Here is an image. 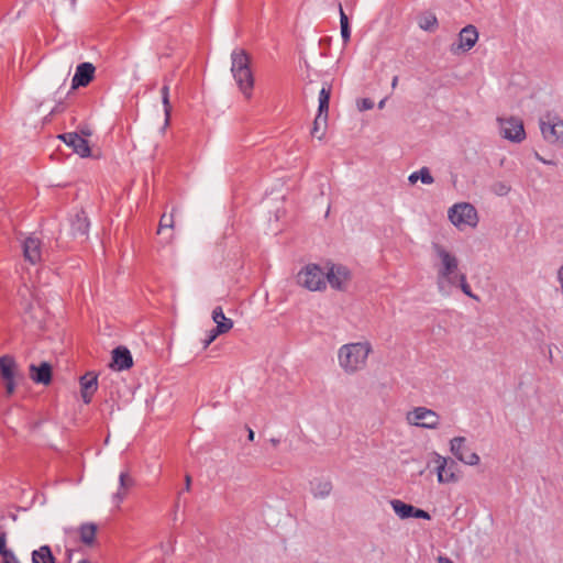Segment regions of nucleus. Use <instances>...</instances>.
<instances>
[{
  "mask_svg": "<svg viewBox=\"0 0 563 563\" xmlns=\"http://www.w3.org/2000/svg\"><path fill=\"white\" fill-rule=\"evenodd\" d=\"M432 250L439 258L437 266V286L440 294L449 296L454 287H457L460 275L457 257L443 245L432 243Z\"/></svg>",
  "mask_w": 563,
  "mask_h": 563,
  "instance_id": "nucleus-1",
  "label": "nucleus"
},
{
  "mask_svg": "<svg viewBox=\"0 0 563 563\" xmlns=\"http://www.w3.org/2000/svg\"><path fill=\"white\" fill-rule=\"evenodd\" d=\"M372 345L367 341L343 344L338 351L340 367L346 374H355L362 371L367 363Z\"/></svg>",
  "mask_w": 563,
  "mask_h": 563,
  "instance_id": "nucleus-2",
  "label": "nucleus"
},
{
  "mask_svg": "<svg viewBox=\"0 0 563 563\" xmlns=\"http://www.w3.org/2000/svg\"><path fill=\"white\" fill-rule=\"evenodd\" d=\"M231 73L240 91L250 98L254 87V77L250 67V57L244 49L231 53Z\"/></svg>",
  "mask_w": 563,
  "mask_h": 563,
  "instance_id": "nucleus-3",
  "label": "nucleus"
},
{
  "mask_svg": "<svg viewBox=\"0 0 563 563\" xmlns=\"http://www.w3.org/2000/svg\"><path fill=\"white\" fill-rule=\"evenodd\" d=\"M297 282L310 291L323 290L325 289V271L317 264H308L299 271Z\"/></svg>",
  "mask_w": 563,
  "mask_h": 563,
  "instance_id": "nucleus-4",
  "label": "nucleus"
},
{
  "mask_svg": "<svg viewBox=\"0 0 563 563\" xmlns=\"http://www.w3.org/2000/svg\"><path fill=\"white\" fill-rule=\"evenodd\" d=\"M448 216L452 224L460 229L464 227L475 228L478 223L477 211L468 202L453 205L449 209Z\"/></svg>",
  "mask_w": 563,
  "mask_h": 563,
  "instance_id": "nucleus-5",
  "label": "nucleus"
},
{
  "mask_svg": "<svg viewBox=\"0 0 563 563\" xmlns=\"http://www.w3.org/2000/svg\"><path fill=\"white\" fill-rule=\"evenodd\" d=\"M406 419L409 424L423 429H437L440 423L438 413L426 407H416L408 411Z\"/></svg>",
  "mask_w": 563,
  "mask_h": 563,
  "instance_id": "nucleus-6",
  "label": "nucleus"
},
{
  "mask_svg": "<svg viewBox=\"0 0 563 563\" xmlns=\"http://www.w3.org/2000/svg\"><path fill=\"white\" fill-rule=\"evenodd\" d=\"M433 463L435 464V472L438 482L441 484L454 483L457 481L455 474L457 464L450 457H444L439 453H433Z\"/></svg>",
  "mask_w": 563,
  "mask_h": 563,
  "instance_id": "nucleus-7",
  "label": "nucleus"
},
{
  "mask_svg": "<svg viewBox=\"0 0 563 563\" xmlns=\"http://www.w3.org/2000/svg\"><path fill=\"white\" fill-rule=\"evenodd\" d=\"M451 453L466 465H477L481 461L477 453L467 446V440L464 437H455L450 441Z\"/></svg>",
  "mask_w": 563,
  "mask_h": 563,
  "instance_id": "nucleus-8",
  "label": "nucleus"
},
{
  "mask_svg": "<svg viewBox=\"0 0 563 563\" xmlns=\"http://www.w3.org/2000/svg\"><path fill=\"white\" fill-rule=\"evenodd\" d=\"M500 135L511 142L519 143L526 137L523 123L518 118L498 119Z\"/></svg>",
  "mask_w": 563,
  "mask_h": 563,
  "instance_id": "nucleus-9",
  "label": "nucleus"
},
{
  "mask_svg": "<svg viewBox=\"0 0 563 563\" xmlns=\"http://www.w3.org/2000/svg\"><path fill=\"white\" fill-rule=\"evenodd\" d=\"M477 40H478L477 29L474 25L468 24L460 31L457 41L451 45L450 52L453 55H459L461 53L468 52L470 49H472L474 47Z\"/></svg>",
  "mask_w": 563,
  "mask_h": 563,
  "instance_id": "nucleus-10",
  "label": "nucleus"
},
{
  "mask_svg": "<svg viewBox=\"0 0 563 563\" xmlns=\"http://www.w3.org/2000/svg\"><path fill=\"white\" fill-rule=\"evenodd\" d=\"M540 130L549 143L563 142V121L558 117L547 115L540 120Z\"/></svg>",
  "mask_w": 563,
  "mask_h": 563,
  "instance_id": "nucleus-11",
  "label": "nucleus"
},
{
  "mask_svg": "<svg viewBox=\"0 0 563 563\" xmlns=\"http://www.w3.org/2000/svg\"><path fill=\"white\" fill-rule=\"evenodd\" d=\"M350 278L351 273L349 268L343 265H332L325 271V284L329 283L331 288L335 290H345Z\"/></svg>",
  "mask_w": 563,
  "mask_h": 563,
  "instance_id": "nucleus-12",
  "label": "nucleus"
},
{
  "mask_svg": "<svg viewBox=\"0 0 563 563\" xmlns=\"http://www.w3.org/2000/svg\"><path fill=\"white\" fill-rule=\"evenodd\" d=\"M22 249L25 261L33 265L42 261V242L38 238L27 236L22 243Z\"/></svg>",
  "mask_w": 563,
  "mask_h": 563,
  "instance_id": "nucleus-13",
  "label": "nucleus"
},
{
  "mask_svg": "<svg viewBox=\"0 0 563 563\" xmlns=\"http://www.w3.org/2000/svg\"><path fill=\"white\" fill-rule=\"evenodd\" d=\"M64 143L70 146L80 157L90 156L88 141L76 132L64 133L59 136Z\"/></svg>",
  "mask_w": 563,
  "mask_h": 563,
  "instance_id": "nucleus-14",
  "label": "nucleus"
},
{
  "mask_svg": "<svg viewBox=\"0 0 563 563\" xmlns=\"http://www.w3.org/2000/svg\"><path fill=\"white\" fill-rule=\"evenodd\" d=\"M95 71L96 68L91 63L85 62L79 64L71 79V89L88 86L93 79Z\"/></svg>",
  "mask_w": 563,
  "mask_h": 563,
  "instance_id": "nucleus-15",
  "label": "nucleus"
},
{
  "mask_svg": "<svg viewBox=\"0 0 563 563\" xmlns=\"http://www.w3.org/2000/svg\"><path fill=\"white\" fill-rule=\"evenodd\" d=\"M113 367L117 371L129 369L133 365L131 352L124 346H118L112 351Z\"/></svg>",
  "mask_w": 563,
  "mask_h": 563,
  "instance_id": "nucleus-16",
  "label": "nucleus"
},
{
  "mask_svg": "<svg viewBox=\"0 0 563 563\" xmlns=\"http://www.w3.org/2000/svg\"><path fill=\"white\" fill-rule=\"evenodd\" d=\"M0 376L3 382L15 379L19 376L18 364L11 355L0 357Z\"/></svg>",
  "mask_w": 563,
  "mask_h": 563,
  "instance_id": "nucleus-17",
  "label": "nucleus"
},
{
  "mask_svg": "<svg viewBox=\"0 0 563 563\" xmlns=\"http://www.w3.org/2000/svg\"><path fill=\"white\" fill-rule=\"evenodd\" d=\"M30 375L36 384L47 385L52 380V367L48 363L44 362L40 366L32 364L30 366Z\"/></svg>",
  "mask_w": 563,
  "mask_h": 563,
  "instance_id": "nucleus-18",
  "label": "nucleus"
},
{
  "mask_svg": "<svg viewBox=\"0 0 563 563\" xmlns=\"http://www.w3.org/2000/svg\"><path fill=\"white\" fill-rule=\"evenodd\" d=\"M134 486V479L128 472H121L119 475V489L112 496V501L119 506L126 496V490Z\"/></svg>",
  "mask_w": 563,
  "mask_h": 563,
  "instance_id": "nucleus-19",
  "label": "nucleus"
},
{
  "mask_svg": "<svg viewBox=\"0 0 563 563\" xmlns=\"http://www.w3.org/2000/svg\"><path fill=\"white\" fill-rule=\"evenodd\" d=\"M89 221L84 211L77 212L71 220V232L75 236H87L89 231Z\"/></svg>",
  "mask_w": 563,
  "mask_h": 563,
  "instance_id": "nucleus-20",
  "label": "nucleus"
},
{
  "mask_svg": "<svg viewBox=\"0 0 563 563\" xmlns=\"http://www.w3.org/2000/svg\"><path fill=\"white\" fill-rule=\"evenodd\" d=\"M212 320L216 323L218 333H227L233 327V321L227 318L221 307H216L212 311Z\"/></svg>",
  "mask_w": 563,
  "mask_h": 563,
  "instance_id": "nucleus-21",
  "label": "nucleus"
},
{
  "mask_svg": "<svg viewBox=\"0 0 563 563\" xmlns=\"http://www.w3.org/2000/svg\"><path fill=\"white\" fill-rule=\"evenodd\" d=\"M332 490L329 479L316 478L310 482V492L316 498H325Z\"/></svg>",
  "mask_w": 563,
  "mask_h": 563,
  "instance_id": "nucleus-22",
  "label": "nucleus"
},
{
  "mask_svg": "<svg viewBox=\"0 0 563 563\" xmlns=\"http://www.w3.org/2000/svg\"><path fill=\"white\" fill-rule=\"evenodd\" d=\"M32 563H56L49 545H42L31 553Z\"/></svg>",
  "mask_w": 563,
  "mask_h": 563,
  "instance_id": "nucleus-23",
  "label": "nucleus"
},
{
  "mask_svg": "<svg viewBox=\"0 0 563 563\" xmlns=\"http://www.w3.org/2000/svg\"><path fill=\"white\" fill-rule=\"evenodd\" d=\"M390 506H391L393 510L395 511V514L400 519H408V518L412 517V511H413L415 506H412L410 504H406L400 499H391Z\"/></svg>",
  "mask_w": 563,
  "mask_h": 563,
  "instance_id": "nucleus-24",
  "label": "nucleus"
},
{
  "mask_svg": "<svg viewBox=\"0 0 563 563\" xmlns=\"http://www.w3.org/2000/svg\"><path fill=\"white\" fill-rule=\"evenodd\" d=\"M330 96H331V86L328 85L327 82H324L322 85L321 90L319 91V97H318V101H319L318 112H320V114H323V113L328 114Z\"/></svg>",
  "mask_w": 563,
  "mask_h": 563,
  "instance_id": "nucleus-25",
  "label": "nucleus"
},
{
  "mask_svg": "<svg viewBox=\"0 0 563 563\" xmlns=\"http://www.w3.org/2000/svg\"><path fill=\"white\" fill-rule=\"evenodd\" d=\"M438 19L432 12H424L418 19V25L423 31L432 32L438 27Z\"/></svg>",
  "mask_w": 563,
  "mask_h": 563,
  "instance_id": "nucleus-26",
  "label": "nucleus"
},
{
  "mask_svg": "<svg viewBox=\"0 0 563 563\" xmlns=\"http://www.w3.org/2000/svg\"><path fill=\"white\" fill-rule=\"evenodd\" d=\"M97 527L93 523H85L79 529L80 540L85 544H92L96 537Z\"/></svg>",
  "mask_w": 563,
  "mask_h": 563,
  "instance_id": "nucleus-27",
  "label": "nucleus"
},
{
  "mask_svg": "<svg viewBox=\"0 0 563 563\" xmlns=\"http://www.w3.org/2000/svg\"><path fill=\"white\" fill-rule=\"evenodd\" d=\"M339 12H340V26H341V36L344 43H347L351 37V29L349 24V18L345 14L342 4L339 3Z\"/></svg>",
  "mask_w": 563,
  "mask_h": 563,
  "instance_id": "nucleus-28",
  "label": "nucleus"
},
{
  "mask_svg": "<svg viewBox=\"0 0 563 563\" xmlns=\"http://www.w3.org/2000/svg\"><path fill=\"white\" fill-rule=\"evenodd\" d=\"M408 179L411 184H415L418 179L426 185H431L434 181L428 167H422L418 172L412 173Z\"/></svg>",
  "mask_w": 563,
  "mask_h": 563,
  "instance_id": "nucleus-29",
  "label": "nucleus"
},
{
  "mask_svg": "<svg viewBox=\"0 0 563 563\" xmlns=\"http://www.w3.org/2000/svg\"><path fill=\"white\" fill-rule=\"evenodd\" d=\"M327 121H328V114H325V113L320 114V112H318L317 117L313 121V128H312L311 134L317 136L319 140H321L324 133L322 132L321 134H319V131L321 130V125L323 126V129L327 126Z\"/></svg>",
  "mask_w": 563,
  "mask_h": 563,
  "instance_id": "nucleus-30",
  "label": "nucleus"
},
{
  "mask_svg": "<svg viewBox=\"0 0 563 563\" xmlns=\"http://www.w3.org/2000/svg\"><path fill=\"white\" fill-rule=\"evenodd\" d=\"M97 376L88 373L80 378V386L84 390L95 391L97 389Z\"/></svg>",
  "mask_w": 563,
  "mask_h": 563,
  "instance_id": "nucleus-31",
  "label": "nucleus"
},
{
  "mask_svg": "<svg viewBox=\"0 0 563 563\" xmlns=\"http://www.w3.org/2000/svg\"><path fill=\"white\" fill-rule=\"evenodd\" d=\"M161 95H162V102H163V106H164V113H165V117H166V122H168L172 108H170V103H169V86L167 84H165L162 87Z\"/></svg>",
  "mask_w": 563,
  "mask_h": 563,
  "instance_id": "nucleus-32",
  "label": "nucleus"
},
{
  "mask_svg": "<svg viewBox=\"0 0 563 563\" xmlns=\"http://www.w3.org/2000/svg\"><path fill=\"white\" fill-rule=\"evenodd\" d=\"M457 287H460L461 290L463 291V294H465L467 297H470L476 301L479 300V297L472 291L471 286L468 285L467 280H466L465 274L460 275L459 282H457Z\"/></svg>",
  "mask_w": 563,
  "mask_h": 563,
  "instance_id": "nucleus-33",
  "label": "nucleus"
},
{
  "mask_svg": "<svg viewBox=\"0 0 563 563\" xmlns=\"http://www.w3.org/2000/svg\"><path fill=\"white\" fill-rule=\"evenodd\" d=\"M493 190L497 196H506L510 191V186L499 181L494 185Z\"/></svg>",
  "mask_w": 563,
  "mask_h": 563,
  "instance_id": "nucleus-34",
  "label": "nucleus"
},
{
  "mask_svg": "<svg viewBox=\"0 0 563 563\" xmlns=\"http://www.w3.org/2000/svg\"><path fill=\"white\" fill-rule=\"evenodd\" d=\"M373 107L374 102L369 98H363L357 102V108L360 111L371 110Z\"/></svg>",
  "mask_w": 563,
  "mask_h": 563,
  "instance_id": "nucleus-35",
  "label": "nucleus"
},
{
  "mask_svg": "<svg viewBox=\"0 0 563 563\" xmlns=\"http://www.w3.org/2000/svg\"><path fill=\"white\" fill-rule=\"evenodd\" d=\"M411 518L430 520L431 516L426 510L415 507L413 511H412V517Z\"/></svg>",
  "mask_w": 563,
  "mask_h": 563,
  "instance_id": "nucleus-36",
  "label": "nucleus"
},
{
  "mask_svg": "<svg viewBox=\"0 0 563 563\" xmlns=\"http://www.w3.org/2000/svg\"><path fill=\"white\" fill-rule=\"evenodd\" d=\"M221 333L217 332V328H213L212 330H210V332L208 333L207 338L203 341V347L209 346L216 340V338Z\"/></svg>",
  "mask_w": 563,
  "mask_h": 563,
  "instance_id": "nucleus-37",
  "label": "nucleus"
},
{
  "mask_svg": "<svg viewBox=\"0 0 563 563\" xmlns=\"http://www.w3.org/2000/svg\"><path fill=\"white\" fill-rule=\"evenodd\" d=\"M2 559L3 563H21L12 550L2 555Z\"/></svg>",
  "mask_w": 563,
  "mask_h": 563,
  "instance_id": "nucleus-38",
  "label": "nucleus"
},
{
  "mask_svg": "<svg viewBox=\"0 0 563 563\" xmlns=\"http://www.w3.org/2000/svg\"><path fill=\"white\" fill-rule=\"evenodd\" d=\"M4 387H5L7 395L11 396L15 391V388H16L15 379L5 380Z\"/></svg>",
  "mask_w": 563,
  "mask_h": 563,
  "instance_id": "nucleus-39",
  "label": "nucleus"
},
{
  "mask_svg": "<svg viewBox=\"0 0 563 563\" xmlns=\"http://www.w3.org/2000/svg\"><path fill=\"white\" fill-rule=\"evenodd\" d=\"M5 544H7L5 534L4 533H0V555L1 556L10 551L9 549H7Z\"/></svg>",
  "mask_w": 563,
  "mask_h": 563,
  "instance_id": "nucleus-40",
  "label": "nucleus"
},
{
  "mask_svg": "<svg viewBox=\"0 0 563 563\" xmlns=\"http://www.w3.org/2000/svg\"><path fill=\"white\" fill-rule=\"evenodd\" d=\"M95 391L91 390H84L81 389V397L85 404H89L91 401L92 394Z\"/></svg>",
  "mask_w": 563,
  "mask_h": 563,
  "instance_id": "nucleus-41",
  "label": "nucleus"
},
{
  "mask_svg": "<svg viewBox=\"0 0 563 563\" xmlns=\"http://www.w3.org/2000/svg\"><path fill=\"white\" fill-rule=\"evenodd\" d=\"M173 227V223H172V220L169 222L166 221V217L163 216L161 221H159V230H158V233L161 232L162 229L164 228H172Z\"/></svg>",
  "mask_w": 563,
  "mask_h": 563,
  "instance_id": "nucleus-42",
  "label": "nucleus"
},
{
  "mask_svg": "<svg viewBox=\"0 0 563 563\" xmlns=\"http://www.w3.org/2000/svg\"><path fill=\"white\" fill-rule=\"evenodd\" d=\"M79 135H81L82 137L90 136L91 135V131H90L89 128L82 126V128H80V134Z\"/></svg>",
  "mask_w": 563,
  "mask_h": 563,
  "instance_id": "nucleus-43",
  "label": "nucleus"
},
{
  "mask_svg": "<svg viewBox=\"0 0 563 563\" xmlns=\"http://www.w3.org/2000/svg\"><path fill=\"white\" fill-rule=\"evenodd\" d=\"M558 280L563 289V266L558 269Z\"/></svg>",
  "mask_w": 563,
  "mask_h": 563,
  "instance_id": "nucleus-44",
  "label": "nucleus"
},
{
  "mask_svg": "<svg viewBox=\"0 0 563 563\" xmlns=\"http://www.w3.org/2000/svg\"><path fill=\"white\" fill-rule=\"evenodd\" d=\"M185 482H186L185 483V489L189 490L190 489V484H191V478H190L189 475L186 476Z\"/></svg>",
  "mask_w": 563,
  "mask_h": 563,
  "instance_id": "nucleus-45",
  "label": "nucleus"
},
{
  "mask_svg": "<svg viewBox=\"0 0 563 563\" xmlns=\"http://www.w3.org/2000/svg\"><path fill=\"white\" fill-rule=\"evenodd\" d=\"M439 563H453V561L449 558H443V556H440L439 558Z\"/></svg>",
  "mask_w": 563,
  "mask_h": 563,
  "instance_id": "nucleus-46",
  "label": "nucleus"
},
{
  "mask_svg": "<svg viewBox=\"0 0 563 563\" xmlns=\"http://www.w3.org/2000/svg\"><path fill=\"white\" fill-rule=\"evenodd\" d=\"M66 556H67V562L70 563L71 558H73V550L68 549L66 551Z\"/></svg>",
  "mask_w": 563,
  "mask_h": 563,
  "instance_id": "nucleus-47",
  "label": "nucleus"
},
{
  "mask_svg": "<svg viewBox=\"0 0 563 563\" xmlns=\"http://www.w3.org/2000/svg\"><path fill=\"white\" fill-rule=\"evenodd\" d=\"M398 85V76H394L391 80V88L395 89Z\"/></svg>",
  "mask_w": 563,
  "mask_h": 563,
  "instance_id": "nucleus-48",
  "label": "nucleus"
},
{
  "mask_svg": "<svg viewBox=\"0 0 563 563\" xmlns=\"http://www.w3.org/2000/svg\"><path fill=\"white\" fill-rule=\"evenodd\" d=\"M386 100H387V98H384V99H382V100L378 102V108H379V109H383V108L385 107Z\"/></svg>",
  "mask_w": 563,
  "mask_h": 563,
  "instance_id": "nucleus-49",
  "label": "nucleus"
},
{
  "mask_svg": "<svg viewBox=\"0 0 563 563\" xmlns=\"http://www.w3.org/2000/svg\"><path fill=\"white\" fill-rule=\"evenodd\" d=\"M254 431L252 429H249V440L250 441H253L254 440Z\"/></svg>",
  "mask_w": 563,
  "mask_h": 563,
  "instance_id": "nucleus-50",
  "label": "nucleus"
},
{
  "mask_svg": "<svg viewBox=\"0 0 563 563\" xmlns=\"http://www.w3.org/2000/svg\"><path fill=\"white\" fill-rule=\"evenodd\" d=\"M537 157H538V159H540L544 164H552V162L545 161V159L541 158L538 154H537Z\"/></svg>",
  "mask_w": 563,
  "mask_h": 563,
  "instance_id": "nucleus-51",
  "label": "nucleus"
},
{
  "mask_svg": "<svg viewBox=\"0 0 563 563\" xmlns=\"http://www.w3.org/2000/svg\"><path fill=\"white\" fill-rule=\"evenodd\" d=\"M271 442L274 444V445H277V443L279 442L277 439H272Z\"/></svg>",
  "mask_w": 563,
  "mask_h": 563,
  "instance_id": "nucleus-52",
  "label": "nucleus"
},
{
  "mask_svg": "<svg viewBox=\"0 0 563 563\" xmlns=\"http://www.w3.org/2000/svg\"><path fill=\"white\" fill-rule=\"evenodd\" d=\"M78 563H90V562L87 559H82Z\"/></svg>",
  "mask_w": 563,
  "mask_h": 563,
  "instance_id": "nucleus-53",
  "label": "nucleus"
}]
</instances>
